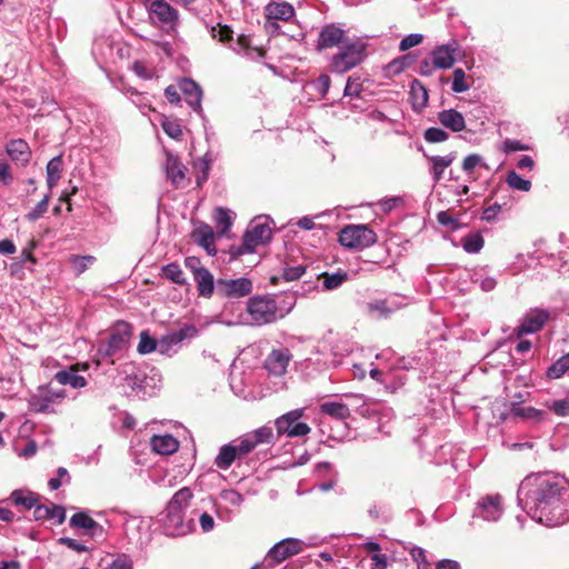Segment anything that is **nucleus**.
I'll return each mask as SVG.
<instances>
[{"instance_id": "nucleus-47", "label": "nucleus", "mask_w": 569, "mask_h": 569, "mask_svg": "<svg viewBox=\"0 0 569 569\" xmlns=\"http://www.w3.org/2000/svg\"><path fill=\"white\" fill-rule=\"evenodd\" d=\"M50 192L47 193L41 201L37 203V206L26 216L29 221H37L40 219L43 213L47 212L49 207Z\"/></svg>"}, {"instance_id": "nucleus-37", "label": "nucleus", "mask_w": 569, "mask_h": 569, "mask_svg": "<svg viewBox=\"0 0 569 569\" xmlns=\"http://www.w3.org/2000/svg\"><path fill=\"white\" fill-rule=\"evenodd\" d=\"M11 499L17 506H22L26 509H32L37 505V497L33 492L14 490L11 493Z\"/></svg>"}, {"instance_id": "nucleus-7", "label": "nucleus", "mask_w": 569, "mask_h": 569, "mask_svg": "<svg viewBox=\"0 0 569 569\" xmlns=\"http://www.w3.org/2000/svg\"><path fill=\"white\" fill-rule=\"evenodd\" d=\"M375 233L362 224L345 227L339 233V242L346 248H363L373 243Z\"/></svg>"}, {"instance_id": "nucleus-28", "label": "nucleus", "mask_w": 569, "mask_h": 569, "mask_svg": "<svg viewBox=\"0 0 569 569\" xmlns=\"http://www.w3.org/2000/svg\"><path fill=\"white\" fill-rule=\"evenodd\" d=\"M510 413L526 421L540 422L545 419L546 412L533 407H522L519 403H511Z\"/></svg>"}, {"instance_id": "nucleus-38", "label": "nucleus", "mask_w": 569, "mask_h": 569, "mask_svg": "<svg viewBox=\"0 0 569 569\" xmlns=\"http://www.w3.org/2000/svg\"><path fill=\"white\" fill-rule=\"evenodd\" d=\"M94 261L96 258L92 256L72 254L69 258V262L76 276L83 273Z\"/></svg>"}, {"instance_id": "nucleus-44", "label": "nucleus", "mask_w": 569, "mask_h": 569, "mask_svg": "<svg viewBox=\"0 0 569 569\" xmlns=\"http://www.w3.org/2000/svg\"><path fill=\"white\" fill-rule=\"evenodd\" d=\"M469 88L470 86L466 81V72L460 68L456 69L452 73V91L456 93H462L468 91Z\"/></svg>"}, {"instance_id": "nucleus-31", "label": "nucleus", "mask_w": 569, "mask_h": 569, "mask_svg": "<svg viewBox=\"0 0 569 569\" xmlns=\"http://www.w3.org/2000/svg\"><path fill=\"white\" fill-rule=\"evenodd\" d=\"M236 459H239V455L233 443L224 445L220 448L219 453L214 459V465L219 469L227 470Z\"/></svg>"}, {"instance_id": "nucleus-26", "label": "nucleus", "mask_w": 569, "mask_h": 569, "mask_svg": "<svg viewBox=\"0 0 569 569\" xmlns=\"http://www.w3.org/2000/svg\"><path fill=\"white\" fill-rule=\"evenodd\" d=\"M193 495L190 488L183 487L178 490L167 505L166 511L184 513Z\"/></svg>"}, {"instance_id": "nucleus-10", "label": "nucleus", "mask_w": 569, "mask_h": 569, "mask_svg": "<svg viewBox=\"0 0 569 569\" xmlns=\"http://www.w3.org/2000/svg\"><path fill=\"white\" fill-rule=\"evenodd\" d=\"M302 415V409H296L279 417L276 420L278 433L287 435L290 438L308 435L311 430L310 427L307 423L299 421Z\"/></svg>"}, {"instance_id": "nucleus-55", "label": "nucleus", "mask_w": 569, "mask_h": 569, "mask_svg": "<svg viewBox=\"0 0 569 569\" xmlns=\"http://www.w3.org/2000/svg\"><path fill=\"white\" fill-rule=\"evenodd\" d=\"M57 475L58 477L57 478H51L48 482V486L51 490H57L61 487L62 485V479H64V482H69L70 481V476L68 473V470L63 467H60L58 468L57 470Z\"/></svg>"}, {"instance_id": "nucleus-48", "label": "nucleus", "mask_w": 569, "mask_h": 569, "mask_svg": "<svg viewBox=\"0 0 569 569\" xmlns=\"http://www.w3.org/2000/svg\"><path fill=\"white\" fill-rule=\"evenodd\" d=\"M548 409L553 411L559 417L569 416V399H559L546 402Z\"/></svg>"}, {"instance_id": "nucleus-5", "label": "nucleus", "mask_w": 569, "mask_h": 569, "mask_svg": "<svg viewBox=\"0 0 569 569\" xmlns=\"http://www.w3.org/2000/svg\"><path fill=\"white\" fill-rule=\"evenodd\" d=\"M505 511L503 498L500 493H488L481 496L473 508V518L488 522L498 521Z\"/></svg>"}, {"instance_id": "nucleus-34", "label": "nucleus", "mask_w": 569, "mask_h": 569, "mask_svg": "<svg viewBox=\"0 0 569 569\" xmlns=\"http://www.w3.org/2000/svg\"><path fill=\"white\" fill-rule=\"evenodd\" d=\"M320 411L336 419H346L350 416V410L347 405L339 401H328L320 406Z\"/></svg>"}, {"instance_id": "nucleus-27", "label": "nucleus", "mask_w": 569, "mask_h": 569, "mask_svg": "<svg viewBox=\"0 0 569 569\" xmlns=\"http://www.w3.org/2000/svg\"><path fill=\"white\" fill-rule=\"evenodd\" d=\"M54 380L61 386L69 385L74 389L83 388L87 385L86 378L80 376L73 367L58 371L54 375Z\"/></svg>"}, {"instance_id": "nucleus-54", "label": "nucleus", "mask_w": 569, "mask_h": 569, "mask_svg": "<svg viewBox=\"0 0 569 569\" xmlns=\"http://www.w3.org/2000/svg\"><path fill=\"white\" fill-rule=\"evenodd\" d=\"M423 40L422 34L420 33H411L406 36L399 44L400 51H407L418 44H420Z\"/></svg>"}, {"instance_id": "nucleus-58", "label": "nucleus", "mask_w": 569, "mask_h": 569, "mask_svg": "<svg viewBox=\"0 0 569 569\" xmlns=\"http://www.w3.org/2000/svg\"><path fill=\"white\" fill-rule=\"evenodd\" d=\"M361 91V84L357 79H352L351 77L348 79L347 84L345 87V96L349 97H358Z\"/></svg>"}, {"instance_id": "nucleus-20", "label": "nucleus", "mask_w": 569, "mask_h": 569, "mask_svg": "<svg viewBox=\"0 0 569 569\" xmlns=\"http://www.w3.org/2000/svg\"><path fill=\"white\" fill-rule=\"evenodd\" d=\"M179 88L184 96L186 102L199 114L202 113L201 100L202 90L192 79L184 78L180 81Z\"/></svg>"}, {"instance_id": "nucleus-63", "label": "nucleus", "mask_w": 569, "mask_h": 569, "mask_svg": "<svg viewBox=\"0 0 569 569\" xmlns=\"http://www.w3.org/2000/svg\"><path fill=\"white\" fill-rule=\"evenodd\" d=\"M527 149H528L527 146L522 144L518 140H512V139L505 140L503 144H502V150L505 152L522 151V150H527Z\"/></svg>"}, {"instance_id": "nucleus-46", "label": "nucleus", "mask_w": 569, "mask_h": 569, "mask_svg": "<svg viewBox=\"0 0 569 569\" xmlns=\"http://www.w3.org/2000/svg\"><path fill=\"white\" fill-rule=\"evenodd\" d=\"M156 349H158V342H156V340L149 336L148 331H142L140 333L138 352L141 355H147V353L152 352Z\"/></svg>"}, {"instance_id": "nucleus-8", "label": "nucleus", "mask_w": 569, "mask_h": 569, "mask_svg": "<svg viewBox=\"0 0 569 569\" xmlns=\"http://www.w3.org/2000/svg\"><path fill=\"white\" fill-rule=\"evenodd\" d=\"M252 281L249 278H219L216 281V293L221 298L239 299L251 293Z\"/></svg>"}, {"instance_id": "nucleus-13", "label": "nucleus", "mask_w": 569, "mask_h": 569, "mask_svg": "<svg viewBox=\"0 0 569 569\" xmlns=\"http://www.w3.org/2000/svg\"><path fill=\"white\" fill-rule=\"evenodd\" d=\"M305 548V542L297 538H286L277 542L269 551L267 557L278 563L289 557L300 553Z\"/></svg>"}, {"instance_id": "nucleus-50", "label": "nucleus", "mask_w": 569, "mask_h": 569, "mask_svg": "<svg viewBox=\"0 0 569 569\" xmlns=\"http://www.w3.org/2000/svg\"><path fill=\"white\" fill-rule=\"evenodd\" d=\"M196 236L199 244L204 247L207 250H209L210 246H212L214 242L212 229L208 226L197 230Z\"/></svg>"}, {"instance_id": "nucleus-16", "label": "nucleus", "mask_w": 569, "mask_h": 569, "mask_svg": "<svg viewBox=\"0 0 569 569\" xmlns=\"http://www.w3.org/2000/svg\"><path fill=\"white\" fill-rule=\"evenodd\" d=\"M132 335V327L128 322H118L108 341L107 353L114 355L117 351L122 350L129 343Z\"/></svg>"}, {"instance_id": "nucleus-35", "label": "nucleus", "mask_w": 569, "mask_h": 569, "mask_svg": "<svg viewBox=\"0 0 569 569\" xmlns=\"http://www.w3.org/2000/svg\"><path fill=\"white\" fill-rule=\"evenodd\" d=\"M187 337V329H179L164 336L158 342V350L161 353H167L173 346L179 345Z\"/></svg>"}, {"instance_id": "nucleus-62", "label": "nucleus", "mask_w": 569, "mask_h": 569, "mask_svg": "<svg viewBox=\"0 0 569 569\" xmlns=\"http://www.w3.org/2000/svg\"><path fill=\"white\" fill-rule=\"evenodd\" d=\"M37 449H38V447H37L36 441L32 439H29L23 449H21V450L17 449V455L19 457L28 459V458L33 457L37 453Z\"/></svg>"}, {"instance_id": "nucleus-24", "label": "nucleus", "mask_w": 569, "mask_h": 569, "mask_svg": "<svg viewBox=\"0 0 569 569\" xmlns=\"http://www.w3.org/2000/svg\"><path fill=\"white\" fill-rule=\"evenodd\" d=\"M439 122L453 132H460L466 128L463 116L455 109L443 110L438 113Z\"/></svg>"}, {"instance_id": "nucleus-15", "label": "nucleus", "mask_w": 569, "mask_h": 569, "mask_svg": "<svg viewBox=\"0 0 569 569\" xmlns=\"http://www.w3.org/2000/svg\"><path fill=\"white\" fill-rule=\"evenodd\" d=\"M292 359V355L287 348L272 350L264 361V368L269 373L282 376L287 372V367Z\"/></svg>"}, {"instance_id": "nucleus-45", "label": "nucleus", "mask_w": 569, "mask_h": 569, "mask_svg": "<svg viewBox=\"0 0 569 569\" xmlns=\"http://www.w3.org/2000/svg\"><path fill=\"white\" fill-rule=\"evenodd\" d=\"M323 288L327 290H333L340 287L347 280L346 272H336V273H323Z\"/></svg>"}, {"instance_id": "nucleus-51", "label": "nucleus", "mask_w": 569, "mask_h": 569, "mask_svg": "<svg viewBox=\"0 0 569 569\" xmlns=\"http://www.w3.org/2000/svg\"><path fill=\"white\" fill-rule=\"evenodd\" d=\"M163 273L168 279H170L174 283L181 284L184 282L183 272L181 268L176 263L167 264L163 268Z\"/></svg>"}, {"instance_id": "nucleus-42", "label": "nucleus", "mask_w": 569, "mask_h": 569, "mask_svg": "<svg viewBox=\"0 0 569 569\" xmlns=\"http://www.w3.org/2000/svg\"><path fill=\"white\" fill-rule=\"evenodd\" d=\"M483 243V238L479 233H470L462 239V247L468 253L479 252Z\"/></svg>"}, {"instance_id": "nucleus-19", "label": "nucleus", "mask_w": 569, "mask_h": 569, "mask_svg": "<svg viewBox=\"0 0 569 569\" xmlns=\"http://www.w3.org/2000/svg\"><path fill=\"white\" fill-rule=\"evenodd\" d=\"M349 38L346 36V31L333 24H328L319 33L318 48L327 49L333 47H340L343 42H347Z\"/></svg>"}, {"instance_id": "nucleus-64", "label": "nucleus", "mask_w": 569, "mask_h": 569, "mask_svg": "<svg viewBox=\"0 0 569 569\" xmlns=\"http://www.w3.org/2000/svg\"><path fill=\"white\" fill-rule=\"evenodd\" d=\"M200 527L203 532H209L214 527V520L211 515L203 512L199 517Z\"/></svg>"}, {"instance_id": "nucleus-41", "label": "nucleus", "mask_w": 569, "mask_h": 569, "mask_svg": "<svg viewBox=\"0 0 569 569\" xmlns=\"http://www.w3.org/2000/svg\"><path fill=\"white\" fill-rule=\"evenodd\" d=\"M214 220L217 222V227L219 228V232L221 234H226L232 224L231 212L223 208H217Z\"/></svg>"}, {"instance_id": "nucleus-21", "label": "nucleus", "mask_w": 569, "mask_h": 569, "mask_svg": "<svg viewBox=\"0 0 569 569\" xmlns=\"http://www.w3.org/2000/svg\"><path fill=\"white\" fill-rule=\"evenodd\" d=\"M153 452L162 456L172 455L179 448V441L171 435H154L150 439Z\"/></svg>"}, {"instance_id": "nucleus-33", "label": "nucleus", "mask_w": 569, "mask_h": 569, "mask_svg": "<svg viewBox=\"0 0 569 569\" xmlns=\"http://www.w3.org/2000/svg\"><path fill=\"white\" fill-rule=\"evenodd\" d=\"M410 96L415 109H423L428 103V91L426 87L418 80H413L410 88Z\"/></svg>"}, {"instance_id": "nucleus-30", "label": "nucleus", "mask_w": 569, "mask_h": 569, "mask_svg": "<svg viewBox=\"0 0 569 569\" xmlns=\"http://www.w3.org/2000/svg\"><path fill=\"white\" fill-rule=\"evenodd\" d=\"M70 526L83 528L91 531V535H101L103 528L86 512H77L70 518Z\"/></svg>"}, {"instance_id": "nucleus-59", "label": "nucleus", "mask_w": 569, "mask_h": 569, "mask_svg": "<svg viewBox=\"0 0 569 569\" xmlns=\"http://www.w3.org/2000/svg\"><path fill=\"white\" fill-rule=\"evenodd\" d=\"M480 164H482V158L479 154H469L462 162V169L470 172Z\"/></svg>"}, {"instance_id": "nucleus-49", "label": "nucleus", "mask_w": 569, "mask_h": 569, "mask_svg": "<svg viewBox=\"0 0 569 569\" xmlns=\"http://www.w3.org/2000/svg\"><path fill=\"white\" fill-rule=\"evenodd\" d=\"M448 137L449 136L445 130L436 127L427 129L423 133L425 140L430 143L443 142L448 139Z\"/></svg>"}, {"instance_id": "nucleus-17", "label": "nucleus", "mask_w": 569, "mask_h": 569, "mask_svg": "<svg viewBox=\"0 0 569 569\" xmlns=\"http://www.w3.org/2000/svg\"><path fill=\"white\" fill-rule=\"evenodd\" d=\"M192 520H184V513L166 511L163 529L168 536H184L192 530Z\"/></svg>"}, {"instance_id": "nucleus-9", "label": "nucleus", "mask_w": 569, "mask_h": 569, "mask_svg": "<svg viewBox=\"0 0 569 569\" xmlns=\"http://www.w3.org/2000/svg\"><path fill=\"white\" fill-rule=\"evenodd\" d=\"M149 18L167 30H173L179 23V12L164 0H153L147 6Z\"/></svg>"}, {"instance_id": "nucleus-18", "label": "nucleus", "mask_w": 569, "mask_h": 569, "mask_svg": "<svg viewBox=\"0 0 569 569\" xmlns=\"http://www.w3.org/2000/svg\"><path fill=\"white\" fill-rule=\"evenodd\" d=\"M164 171L167 178L176 188H182L187 184L188 179L186 177L187 168L179 160V158L172 153L167 152Z\"/></svg>"}, {"instance_id": "nucleus-57", "label": "nucleus", "mask_w": 569, "mask_h": 569, "mask_svg": "<svg viewBox=\"0 0 569 569\" xmlns=\"http://www.w3.org/2000/svg\"><path fill=\"white\" fill-rule=\"evenodd\" d=\"M306 268L302 266L289 267L283 270V278L288 281H293L303 276Z\"/></svg>"}, {"instance_id": "nucleus-29", "label": "nucleus", "mask_w": 569, "mask_h": 569, "mask_svg": "<svg viewBox=\"0 0 569 569\" xmlns=\"http://www.w3.org/2000/svg\"><path fill=\"white\" fill-rule=\"evenodd\" d=\"M431 162V174L435 182H439L442 178L445 170L451 166L455 161L456 156L453 153H449L447 156H433L427 157Z\"/></svg>"}, {"instance_id": "nucleus-56", "label": "nucleus", "mask_w": 569, "mask_h": 569, "mask_svg": "<svg viewBox=\"0 0 569 569\" xmlns=\"http://www.w3.org/2000/svg\"><path fill=\"white\" fill-rule=\"evenodd\" d=\"M107 569H133V563L127 555H120L108 566Z\"/></svg>"}, {"instance_id": "nucleus-61", "label": "nucleus", "mask_w": 569, "mask_h": 569, "mask_svg": "<svg viewBox=\"0 0 569 569\" xmlns=\"http://www.w3.org/2000/svg\"><path fill=\"white\" fill-rule=\"evenodd\" d=\"M437 220L440 224L450 226L452 229H457L459 226L458 221L448 211H440L437 214Z\"/></svg>"}, {"instance_id": "nucleus-14", "label": "nucleus", "mask_w": 569, "mask_h": 569, "mask_svg": "<svg viewBox=\"0 0 569 569\" xmlns=\"http://www.w3.org/2000/svg\"><path fill=\"white\" fill-rule=\"evenodd\" d=\"M459 48L457 41L437 46L431 52L432 66L436 69H450L456 61V52Z\"/></svg>"}, {"instance_id": "nucleus-39", "label": "nucleus", "mask_w": 569, "mask_h": 569, "mask_svg": "<svg viewBox=\"0 0 569 569\" xmlns=\"http://www.w3.org/2000/svg\"><path fill=\"white\" fill-rule=\"evenodd\" d=\"M368 308L371 313H376L378 317H387L388 315L397 310L399 306L393 302H390L389 300H377L370 302Z\"/></svg>"}, {"instance_id": "nucleus-40", "label": "nucleus", "mask_w": 569, "mask_h": 569, "mask_svg": "<svg viewBox=\"0 0 569 569\" xmlns=\"http://www.w3.org/2000/svg\"><path fill=\"white\" fill-rule=\"evenodd\" d=\"M569 370V361L567 355L556 360L547 370V377L550 379H559Z\"/></svg>"}, {"instance_id": "nucleus-3", "label": "nucleus", "mask_w": 569, "mask_h": 569, "mask_svg": "<svg viewBox=\"0 0 569 569\" xmlns=\"http://www.w3.org/2000/svg\"><path fill=\"white\" fill-rule=\"evenodd\" d=\"M338 49L330 63L331 71L336 73H345L351 70L360 64L367 56V42L362 39H349Z\"/></svg>"}, {"instance_id": "nucleus-36", "label": "nucleus", "mask_w": 569, "mask_h": 569, "mask_svg": "<svg viewBox=\"0 0 569 569\" xmlns=\"http://www.w3.org/2000/svg\"><path fill=\"white\" fill-rule=\"evenodd\" d=\"M234 50L238 53H243L249 59H259L263 57V50L260 48H253L250 46V39L247 36H240L237 40V48Z\"/></svg>"}, {"instance_id": "nucleus-32", "label": "nucleus", "mask_w": 569, "mask_h": 569, "mask_svg": "<svg viewBox=\"0 0 569 569\" xmlns=\"http://www.w3.org/2000/svg\"><path fill=\"white\" fill-rule=\"evenodd\" d=\"M63 170V162L60 156L52 158L47 164V184L48 189L51 190L57 186L61 179Z\"/></svg>"}, {"instance_id": "nucleus-23", "label": "nucleus", "mask_w": 569, "mask_h": 569, "mask_svg": "<svg viewBox=\"0 0 569 569\" xmlns=\"http://www.w3.org/2000/svg\"><path fill=\"white\" fill-rule=\"evenodd\" d=\"M6 151L13 161L20 162L23 166L29 162L31 157V150L28 143L22 139L11 140L7 144Z\"/></svg>"}, {"instance_id": "nucleus-1", "label": "nucleus", "mask_w": 569, "mask_h": 569, "mask_svg": "<svg viewBox=\"0 0 569 569\" xmlns=\"http://www.w3.org/2000/svg\"><path fill=\"white\" fill-rule=\"evenodd\" d=\"M518 501L537 522L562 525L569 519V482L552 472L530 475L519 486Z\"/></svg>"}, {"instance_id": "nucleus-43", "label": "nucleus", "mask_w": 569, "mask_h": 569, "mask_svg": "<svg viewBox=\"0 0 569 569\" xmlns=\"http://www.w3.org/2000/svg\"><path fill=\"white\" fill-rule=\"evenodd\" d=\"M507 183L511 189L520 190V191H529L531 189V182L527 179H523L516 171H510L507 176Z\"/></svg>"}, {"instance_id": "nucleus-60", "label": "nucleus", "mask_w": 569, "mask_h": 569, "mask_svg": "<svg viewBox=\"0 0 569 569\" xmlns=\"http://www.w3.org/2000/svg\"><path fill=\"white\" fill-rule=\"evenodd\" d=\"M330 83H331V80H330V77L328 74H321L317 80H316V88H317V91L322 96L325 97L328 91H329V88H330Z\"/></svg>"}, {"instance_id": "nucleus-11", "label": "nucleus", "mask_w": 569, "mask_h": 569, "mask_svg": "<svg viewBox=\"0 0 569 569\" xmlns=\"http://www.w3.org/2000/svg\"><path fill=\"white\" fill-rule=\"evenodd\" d=\"M550 313L545 309H530L521 318L519 326L515 329L516 337L531 335L540 331L545 323L549 320Z\"/></svg>"}, {"instance_id": "nucleus-4", "label": "nucleus", "mask_w": 569, "mask_h": 569, "mask_svg": "<svg viewBox=\"0 0 569 569\" xmlns=\"http://www.w3.org/2000/svg\"><path fill=\"white\" fill-rule=\"evenodd\" d=\"M247 313L250 318V325H269L284 317L273 298L267 296H256L247 302Z\"/></svg>"}, {"instance_id": "nucleus-2", "label": "nucleus", "mask_w": 569, "mask_h": 569, "mask_svg": "<svg viewBox=\"0 0 569 569\" xmlns=\"http://www.w3.org/2000/svg\"><path fill=\"white\" fill-rule=\"evenodd\" d=\"M271 237L272 230L269 217H257L250 222L244 232L242 243L240 246H233L231 253L234 257L252 253L259 246L268 243Z\"/></svg>"}, {"instance_id": "nucleus-6", "label": "nucleus", "mask_w": 569, "mask_h": 569, "mask_svg": "<svg viewBox=\"0 0 569 569\" xmlns=\"http://www.w3.org/2000/svg\"><path fill=\"white\" fill-rule=\"evenodd\" d=\"M272 439V429L263 426L251 432L244 433L233 442V446L239 455V459H241L253 451L259 445L271 443Z\"/></svg>"}, {"instance_id": "nucleus-52", "label": "nucleus", "mask_w": 569, "mask_h": 569, "mask_svg": "<svg viewBox=\"0 0 569 569\" xmlns=\"http://www.w3.org/2000/svg\"><path fill=\"white\" fill-rule=\"evenodd\" d=\"M210 34L213 39H218L219 41H227L231 39L232 30L228 26L217 24L211 27Z\"/></svg>"}, {"instance_id": "nucleus-12", "label": "nucleus", "mask_w": 569, "mask_h": 569, "mask_svg": "<svg viewBox=\"0 0 569 569\" xmlns=\"http://www.w3.org/2000/svg\"><path fill=\"white\" fill-rule=\"evenodd\" d=\"M66 398V390L62 388H54L49 385L39 389L38 393L31 399V406L37 412L50 411L52 403L59 402Z\"/></svg>"}, {"instance_id": "nucleus-53", "label": "nucleus", "mask_w": 569, "mask_h": 569, "mask_svg": "<svg viewBox=\"0 0 569 569\" xmlns=\"http://www.w3.org/2000/svg\"><path fill=\"white\" fill-rule=\"evenodd\" d=\"M162 129L170 138L178 140L182 136L181 126L177 121L164 120L162 122Z\"/></svg>"}, {"instance_id": "nucleus-22", "label": "nucleus", "mask_w": 569, "mask_h": 569, "mask_svg": "<svg viewBox=\"0 0 569 569\" xmlns=\"http://www.w3.org/2000/svg\"><path fill=\"white\" fill-rule=\"evenodd\" d=\"M193 277L201 297L210 298L216 292V281L208 269L193 270Z\"/></svg>"}, {"instance_id": "nucleus-25", "label": "nucleus", "mask_w": 569, "mask_h": 569, "mask_svg": "<svg viewBox=\"0 0 569 569\" xmlns=\"http://www.w3.org/2000/svg\"><path fill=\"white\" fill-rule=\"evenodd\" d=\"M295 16V8L288 2H270L264 8V17L288 21Z\"/></svg>"}]
</instances>
